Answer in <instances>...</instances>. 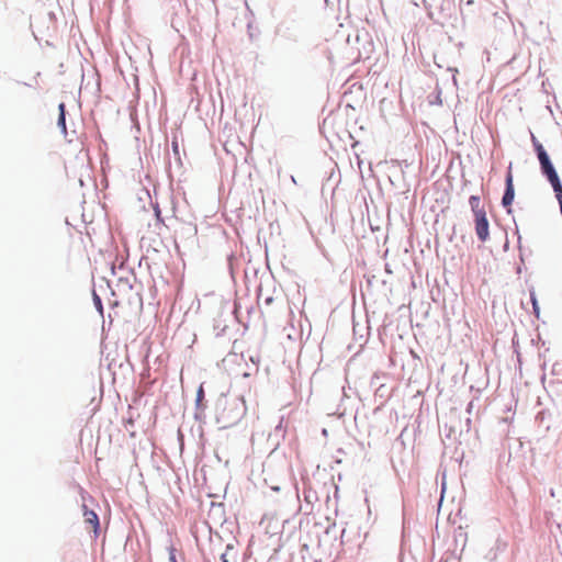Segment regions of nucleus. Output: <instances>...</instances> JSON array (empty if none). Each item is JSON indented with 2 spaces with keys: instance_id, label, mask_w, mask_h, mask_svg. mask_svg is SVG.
I'll use <instances>...</instances> for the list:
<instances>
[{
  "instance_id": "nucleus-1",
  "label": "nucleus",
  "mask_w": 562,
  "mask_h": 562,
  "mask_svg": "<svg viewBox=\"0 0 562 562\" xmlns=\"http://www.w3.org/2000/svg\"><path fill=\"white\" fill-rule=\"evenodd\" d=\"M223 402V409L216 413V423L220 425V428L226 429L237 425L243 419L246 415L247 407L245 400L240 396L231 401L220 398L216 403V407H221Z\"/></svg>"
},
{
  "instance_id": "nucleus-2",
  "label": "nucleus",
  "mask_w": 562,
  "mask_h": 562,
  "mask_svg": "<svg viewBox=\"0 0 562 562\" xmlns=\"http://www.w3.org/2000/svg\"><path fill=\"white\" fill-rule=\"evenodd\" d=\"M474 215V229L477 239L485 243L490 239V223L485 210H477Z\"/></svg>"
},
{
  "instance_id": "nucleus-3",
  "label": "nucleus",
  "mask_w": 562,
  "mask_h": 562,
  "mask_svg": "<svg viewBox=\"0 0 562 562\" xmlns=\"http://www.w3.org/2000/svg\"><path fill=\"white\" fill-rule=\"evenodd\" d=\"M515 199V186L514 178L512 173V167L509 166L506 176H505V188L502 196L501 204L506 210L508 214L513 212L512 205Z\"/></svg>"
},
{
  "instance_id": "nucleus-4",
  "label": "nucleus",
  "mask_w": 562,
  "mask_h": 562,
  "mask_svg": "<svg viewBox=\"0 0 562 562\" xmlns=\"http://www.w3.org/2000/svg\"><path fill=\"white\" fill-rule=\"evenodd\" d=\"M540 171L541 175L546 178V180L550 183L553 191L562 188V181L552 160L541 164Z\"/></svg>"
},
{
  "instance_id": "nucleus-5",
  "label": "nucleus",
  "mask_w": 562,
  "mask_h": 562,
  "mask_svg": "<svg viewBox=\"0 0 562 562\" xmlns=\"http://www.w3.org/2000/svg\"><path fill=\"white\" fill-rule=\"evenodd\" d=\"M206 400L203 384H201L195 394V409H194V419L200 424L205 423V409H206Z\"/></svg>"
},
{
  "instance_id": "nucleus-6",
  "label": "nucleus",
  "mask_w": 562,
  "mask_h": 562,
  "mask_svg": "<svg viewBox=\"0 0 562 562\" xmlns=\"http://www.w3.org/2000/svg\"><path fill=\"white\" fill-rule=\"evenodd\" d=\"M554 414L548 408H543L536 416V422L538 423L539 427L543 429V434L551 429Z\"/></svg>"
},
{
  "instance_id": "nucleus-7",
  "label": "nucleus",
  "mask_w": 562,
  "mask_h": 562,
  "mask_svg": "<svg viewBox=\"0 0 562 562\" xmlns=\"http://www.w3.org/2000/svg\"><path fill=\"white\" fill-rule=\"evenodd\" d=\"M82 512L85 521L93 527L94 536L98 537L101 529L98 514L93 509L88 508L85 504L82 505Z\"/></svg>"
},
{
  "instance_id": "nucleus-8",
  "label": "nucleus",
  "mask_w": 562,
  "mask_h": 562,
  "mask_svg": "<svg viewBox=\"0 0 562 562\" xmlns=\"http://www.w3.org/2000/svg\"><path fill=\"white\" fill-rule=\"evenodd\" d=\"M515 225H517L515 223ZM515 235H517V244H518V250H519V260L521 263L525 262V257L526 256H531L532 255V250L530 248H525L521 244V235L519 233V229H518V226H516V229H515Z\"/></svg>"
},
{
  "instance_id": "nucleus-9",
  "label": "nucleus",
  "mask_w": 562,
  "mask_h": 562,
  "mask_svg": "<svg viewBox=\"0 0 562 562\" xmlns=\"http://www.w3.org/2000/svg\"><path fill=\"white\" fill-rule=\"evenodd\" d=\"M529 294H530V302H531V305H532V314L537 318H539V316H540V306H539V302H538L537 294H536V291H535L533 286H531L529 289Z\"/></svg>"
},
{
  "instance_id": "nucleus-10",
  "label": "nucleus",
  "mask_w": 562,
  "mask_h": 562,
  "mask_svg": "<svg viewBox=\"0 0 562 562\" xmlns=\"http://www.w3.org/2000/svg\"><path fill=\"white\" fill-rule=\"evenodd\" d=\"M153 207H154V215H155V218H156V224L155 225L156 226L162 225V226L168 228L169 225L165 223V218L162 217L159 204L156 202L155 204H153Z\"/></svg>"
},
{
  "instance_id": "nucleus-11",
  "label": "nucleus",
  "mask_w": 562,
  "mask_h": 562,
  "mask_svg": "<svg viewBox=\"0 0 562 562\" xmlns=\"http://www.w3.org/2000/svg\"><path fill=\"white\" fill-rule=\"evenodd\" d=\"M304 501L312 505L313 503L317 502L318 501V495H317V492L314 491L313 488L308 487V488H305L304 492Z\"/></svg>"
},
{
  "instance_id": "nucleus-12",
  "label": "nucleus",
  "mask_w": 562,
  "mask_h": 562,
  "mask_svg": "<svg viewBox=\"0 0 562 562\" xmlns=\"http://www.w3.org/2000/svg\"><path fill=\"white\" fill-rule=\"evenodd\" d=\"M92 301H93V305L95 307V310L98 311V313L103 316V303H102V299L100 297V295L95 292V290L93 289L92 290Z\"/></svg>"
},
{
  "instance_id": "nucleus-13",
  "label": "nucleus",
  "mask_w": 562,
  "mask_h": 562,
  "mask_svg": "<svg viewBox=\"0 0 562 562\" xmlns=\"http://www.w3.org/2000/svg\"><path fill=\"white\" fill-rule=\"evenodd\" d=\"M469 204L473 213H475L477 210H484V207L481 206V199L479 195H471L469 198Z\"/></svg>"
},
{
  "instance_id": "nucleus-14",
  "label": "nucleus",
  "mask_w": 562,
  "mask_h": 562,
  "mask_svg": "<svg viewBox=\"0 0 562 562\" xmlns=\"http://www.w3.org/2000/svg\"><path fill=\"white\" fill-rule=\"evenodd\" d=\"M171 148H172V154H173L176 161L179 165H182L181 157H180V150H179V144H178V139H177L176 135L172 138Z\"/></svg>"
},
{
  "instance_id": "nucleus-15",
  "label": "nucleus",
  "mask_w": 562,
  "mask_h": 562,
  "mask_svg": "<svg viewBox=\"0 0 562 562\" xmlns=\"http://www.w3.org/2000/svg\"><path fill=\"white\" fill-rule=\"evenodd\" d=\"M57 126L64 136H67L66 115H58Z\"/></svg>"
},
{
  "instance_id": "nucleus-16",
  "label": "nucleus",
  "mask_w": 562,
  "mask_h": 562,
  "mask_svg": "<svg viewBox=\"0 0 562 562\" xmlns=\"http://www.w3.org/2000/svg\"><path fill=\"white\" fill-rule=\"evenodd\" d=\"M234 549V546L232 543L226 544L225 552L221 554L220 560L221 562H231L227 558L228 552Z\"/></svg>"
},
{
  "instance_id": "nucleus-17",
  "label": "nucleus",
  "mask_w": 562,
  "mask_h": 562,
  "mask_svg": "<svg viewBox=\"0 0 562 562\" xmlns=\"http://www.w3.org/2000/svg\"><path fill=\"white\" fill-rule=\"evenodd\" d=\"M537 158L539 160V165L551 160L547 150L540 151V154L537 155Z\"/></svg>"
},
{
  "instance_id": "nucleus-18",
  "label": "nucleus",
  "mask_w": 562,
  "mask_h": 562,
  "mask_svg": "<svg viewBox=\"0 0 562 562\" xmlns=\"http://www.w3.org/2000/svg\"><path fill=\"white\" fill-rule=\"evenodd\" d=\"M169 562H178L176 557V549L173 547L169 548Z\"/></svg>"
},
{
  "instance_id": "nucleus-19",
  "label": "nucleus",
  "mask_w": 562,
  "mask_h": 562,
  "mask_svg": "<svg viewBox=\"0 0 562 562\" xmlns=\"http://www.w3.org/2000/svg\"><path fill=\"white\" fill-rule=\"evenodd\" d=\"M58 115H67L66 104L64 102L58 104Z\"/></svg>"
},
{
  "instance_id": "nucleus-20",
  "label": "nucleus",
  "mask_w": 562,
  "mask_h": 562,
  "mask_svg": "<svg viewBox=\"0 0 562 562\" xmlns=\"http://www.w3.org/2000/svg\"><path fill=\"white\" fill-rule=\"evenodd\" d=\"M448 70L452 72V81H453V85L457 86L458 85V82H457L458 69L449 67Z\"/></svg>"
},
{
  "instance_id": "nucleus-21",
  "label": "nucleus",
  "mask_w": 562,
  "mask_h": 562,
  "mask_svg": "<svg viewBox=\"0 0 562 562\" xmlns=\"http://www.w3.org/2000/svg\"><path fill=\"white\" fill-rule=\"evenodd\" d=\"M533 147V150H535V154L536 156L540 154V151H543L546 150V148L543 147V145L540 143V144H536Z\"/></svg>"
},
{
  "instance_id": "nucleus-22",
  "label": "nucleus",
  "mask_w": 562,
  "mask_h": 562,
  "mask_svg": "<svg viewBox=\"0 0 562 562\" xmlns=\"http://www.w3.org/2000/svg\"><path fill=\"white\" fill-rule=\"evenodd\" d=\"M187 231H188V234H191V235H196V233H198V228L195 225H189Z\"/></svg>"
},
{
  "instance_id": "nucleus-23",
  "label": "nucleus",
  "mask_w": 562,
  "mask_h": 562,
  "mask_svg": "<svg viewBox=\"0 0 562 562\" xmlns=\"http://www.w3.org/2000/svg\"><path fill=\"white\" fill-rule=\"evenodd\" d=\"M375 395L383 396L384 395V385H380L376 391Z\"/></svg>"
},
{
  "instance_id": "nucleus-24",
  "label": "nucleus",
  "mask_w": 562,
  "mask_h": 562,
  "mask_svg": "<svg viewBox=\"0 0 562 562\" xmlns=\"http://www.w3.org/2000/svg\"><path fill=\"white\" fill-rule=\"evenodd\" d=\"M434 1H435V0H423L424 5H425L426 8H430V7L432 5V2H434Z\"/></svg>"
},
{
  "instance_id": "nucleus-25",
  "label": "nucleus",
  "mask_w": 562,
  "mask_h": 562,
  "mask_svg": "<svg viewBox=\"0 0 562 562\" xmlns=\"http://www.w3.org/2000/svg\"><path fill=\"white\" fill-rule=\"evenodd\" d=\"M531 143H532V146H535L536 144H540V142L537 139V137L531 134Z\"/></svg>"
},
{
  "instance_id": "nucleus-26",
  "label": "nucleus",
  "mask_w": 562,
  "mask_h": 562,
  "mask_svg": "<svg viewBox=\"0 0 562 562\" xmlns=\"http://www.w3.org/2000/svg\"><path fill=\"white\" fill-rule=\"evenodd\" d=\"M335 526H336V524H335V522H334L333 525L328 526V527L326 528V531H325V532L328 535L330 531H333V528H335Z\"/></svg>"
},
{
  "instance_id": "nucleus-27",
  "label": "nucleus",
  "mask_w": 562,
  "mask_h": 562,
  "mask_svg": "<svg viewBox=\"0 0 562 562\" xmlns=\"http://www.w3.org/2000/svg\"><path fill=\"white\" fill-rule=\"evenodd\" d=\"M247 30H248V32H250V30H252V23L251 22H248ZM249 36L252 37V34L249 33Z\"/></svg>"
},
{
  "instance_id": "nucleus-28",
  "label": "nucleus",
  "mask_w": 562,
  "mask_h": 562,
  "mask_svg": "<svg viewBox=\"0 0 562 562\" xmlns=\"http://www.w3.org/2000/svg\"><path fill=\"white\" fill-rule=\"evenodd\" d=\"M521 265H522V263L520 262V265H518V266L516 267V273H517V274H520V273H521V271H522Z\"/></svg>"
},
{
  "instance_id": "nucleus-29",
  "label": "nucleus",
  "mask_w": 562,
  "mask_h": 562,
  "mask_svg": "<svg viewBox=\"0 0 562 562\" xmlns=\"http://www.w3.org/2000/svg\"><path fill=\"white\" fill-rule=\"evenodd\" d=\"M272 301H273V297L272 296H268V297H266L265 303L266 304H270V303H272Z\"/></svg>"
},
{
  "instance_id": "nucleus-30",
  "label": "nucleus",
  "mask_w": 562,
  "mask_h": 562,
  "mask_svg": "<svg viewBox=\"0 0 562 562\" xmlns=\"http://www.w3.org/2000/svg\"><path fill=\"white\" fill-rule=\"evenodd\" d=\"M549 494H550V496H551V497H555V491H554V488H552V487H551V488L549 490Z\"/></svg>"
},
{
  "instance_id": "nucleus-31",
  "label": "nucleus",
  "mask_w": 562,
  "mask_h": 562,
  "mask_svg": "<svg viewBox=\"0 0 562 562\" xmlns=\"http://www.w3.org/2000/svg\"><path fill=\"white\" fill-rule=\"evenodd\" d=\"M250 360L254 362V363H257L259 361V357H250Z\"/></svg>"
},
{
  "instance_id": "nucleus-32",
  "label": "nucleus",
  "mask_w": 562,
  "mask_h": 562,
  "mask_svg": "<svg viewBox=\"0 0 562 562\" xmlns=\"http://www.w3.org/2000/svg\"><path fill=\"white\" fill-rule=\"evenodd\" d=\"M272 490L276 491V492H279L280 487L279 486H273Z\"/></svg>"
},
{
  "instance_id": "nucleus-33",
  "label": "nucleus",
  "mask_w": 562,
  "mask_h": 562,
  "mask_svg": "<svg viewBox=\"0 0 562 562\" xmlns=\"http://www.w3.org/2000/svg\"><path fill=\"white\" fill-rule=\"evenodd\" d=\"M291 181L296 184V180H295L294 176H291Z\"/></svg>"
},
{
  "instance_id": "nucleus-34",
  "label": "nucleus",
  "mask_w": 562,
  "mask_h": 562,
  "mask_svg": "<svg viewBox=\"0 0 562 562\" xmlns=\"http://www.w3.org/2000/svg\"><path fill=\"white\" fill-rule=\"evenodd\" d=\"M385 270H386L389 273H391V270H390V268H389V265H385Z\"/></svg>"
},
{
  "instance_id": "nucleus-35",
  "label": "nucleus",
  "mask_w": 562,
  "mask_h": 562,
  "mask_svg": "<svg viewBox=\"0 0 562 562\" xmlns=\"http://www.w3.org/2000/svg\"><path fill=\"white\" fill-rule=\"evenodd\" d=\"M504 248H505V249H507V248H508V243H507V241L505 243Z\"/></svg>"
},
{
  "instance_id": "nucleus-36",
  "label": "nucleus",
  "mask_w": 562,
  "mask_h": 562,
  "mask_svg": "<svg viewBox=\"0 0 562 562\" xmlns=\"http://www.w3.org/2000/svg\"><path fill=\"white\" fill-rule=\"evenodd\" d=\"M24 86H27V87H31L32 85L27 83V82H23Z\"/></svg>"
}]
</instances>
